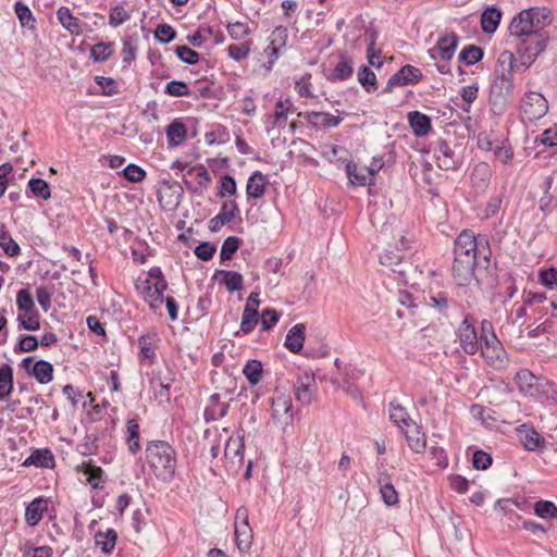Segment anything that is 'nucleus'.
Wrapping results in <instances>:
<instances>
[{"label":"nucleus","mask_w":557,"mask_h":557,"mask_svg":"<svg viewBox=\"0 0 557 557\" xmlns=\"http://www.w3.org/2000/svg\"><path fill=\"white\" fill-rule=\"evenodd\" d=\"M451 275L456 284L466 287L474 280L480 288L498 284L497 263L492 262L490 240L463 230L454 242Z\"/></svg>","instance_id":"1"},{"label":"nucleus","mask_w":557,"mask_h":557,"mask_svg":"<svg viewBox=\"0 0 557 557\" xmlns=\"http://www.w3.org/2000/svg\"><path fill=\"white\" fill-rule=\"evenodd\" d=\"M527 69L518 63L513 52L504 50L499 53L488 98L491 111L495 115H502L508 107L509 98L515 89L513 73H523Z\"/></svg>","instance_id":"2"},{"label":"nucleus","mask_w":557,"mask_h":557,"mask_svg":"<svg viewBox=\"0 0 557 557\" xmlns=\"http://www.w3.org/2000/svg\"><path fill=\"white\" fill-rule=\"evenodd\" d=\"M146 459L157 479L163 482L173 480L176 469V451L166 441L148 442Z\"/></svg>","instance_id":"3"},{"label":"nucleus","mask_w":557,"mask_h":557,"mask_svg":"<svg viewBox=\"0 0 557 557\" xmlns=\"http://www.w3.org/2000/svg\"><path fill=\"white\" fill-rule=\"evenodd\" d=\"M548 42L549 35L543 29H537L513 41L516 52L520 58L518 63L528 70L537 57L546 50Z\"/></svg>","instance_id":"4"},{"label":"nucleus","mask_w":557,"mask_h":557,"mask_svg":"<svg viewBox=\"0 0 557 557\" xmlns=\"http://www.w3.org/2000/svg\"><path fill=\"white\" fill-rule=\"evenodd\" d=\"M168 289V282L159 267H153L144 281L146 299H149L150 308L156 311L164 301V292Z\"/></svg>","instance_id":"5"},{"label":"nucleus","mask_w":557,"mask_h":557,"mask_svg":"<svg viewBox=\"0 0 557 557\" xmlns=\"http://www.w3.org/2000/svg\"><path fill=\"white\" fill-rule=\"evenodd\" d=\"M479 351L485 363L493 370L503 372L509 367V354L499 338L482 344Z\"/></svg>","instance_id":"6"},{"label":"nucleus","mask_w":557,"mask_h":557,"mask_svg":"<svg viewBox=\"0 0 557 557\" xmlns=\"http://www.w3.org/2000/svg\"><path fill=\"white\" fill-rule=\"evenodd\" d=\"M519 391L529 397H535L544 386L552 387L553 383L545 377L535 376L529 369H521L515 375Z\"/></svg>","instance_id":"7"},{"label":"nucleus","mask_w":557,"mask_h":557,"mask_svg":"<svg viewBox=\"0 0 557 557\" xmlns=\"http://www.w3.org/2000/svg\"><path fill=\"white\" fill-rule=\"evenodd\" d=\"M422 78L423 73L419 67L406 64L388 78L381 94H389L395 87L418 84Z\"/></svg>","instance_id":"8"},{"label":"nucleus","mask_w":557,"mask_h":557,"mask_svg":"<svg viewBox=\"0 0 557 557\" xmlns=\"http://www.w3.org/2000/svg\"><path fill=\"white\" fill-rule=\"evenodd\" d=\"M458 337L460 347L467 355L473 356L480 350L482 344L469 315L461 321L458 327Z\"/></svg>","instance_id":"9"},{"label":"nucleus","mask_w":557,"mask_h":557,"mask_svg":"<svg viewBox=\"0 0 557 557\" xmlns=\"http://www.w3.org/2000/svg\"><path fill=\"white\" fill-rule=\"evenodd\" d=\"M516 434L523 448L528 451H542L546 447V441L530 423H523L516 428Z\"/></svg>","instance_id":"10"},{"label":"nucleus","mask_w":557,"mask_h":557,"mask_svg":"<svg viewBox=\"0 0 557 557\" xmlns=\"http://www.w3.org/2000/svg\"><path fill=\"white\" fill-rule=\"evenodd\" d=\"M521 110L530 121L540 120L547 113L548 102L542 94L530 91L525 95Z\"/></svg>","instance_id":"11"},{"label":"nucleus","mask_w":557,"mask_h":557,"mask_svg":"<svg viewBox=\"0 0 557 557\" xmlns=\"http://www.w3.org/2000/svg\"><path fill=\"white\" fill-rule=\"evenodd\" d=\"M271 417L275 423L292 422V399L290 396L280 393L277 389L271 398Z\"/></svg>","instance_id":"12"},{"label":"nucleus","mask_w":557,"mask_h":557,"mask_svg":"<svg viewBox=\"0 0 557 557\" xmlns=\"http://www.w3.org/2000/svg\"><path fill=\"white\" fill-rule=\"evenodd\" d=\"M379 259L383 267H386L394 273H397L401 278H406L410 263L406 260L405 255L400 252L399 249L385 250L380 255Z\"/></svg>","instance_id":"13"},{"label":"nucleus","mask_w":557,"mask_h":557,"mask_svg":"<svg viewBox=\"0 0 557 557\" xmlns=\"http://www.w3.org/2000/svg\"><path fill=\"white\" fill-rule=\"evenodd\" d=\"M160 338L156 331L147 332L138 338V345L140 348L139 351V360L140 362H146L149 366L154 364L157 355L156 350L158 347V343Z\"/></svg>","instance_id":"14"},{"label":"nucleus","mask_w":557,"mask_h":557,"mask_svg":"<svg viewBox=\"0 0 557 557\" xmlns=\"http://www.w3.org/2000/svg\"><path fill=\"white\" fill-rule=\"evenodd\" d=\"M315 379L312 373L305 372L298 375L294 383L295 398L302 406L310 405L313 395Z\"/></svg>","instance_id":"15"},{"label":"nucleus","mask_w":557,"mask_h":557,"mask_svg":"<svg viewBox=\"0 0 557 557\" xmlns=\"http://www.w3.org/2000/svg\"><path fill=\"white\" fill-rule=\"evenodd\" d=\"M492 178V169L487 162H479L474 165L471 174V187L476 195L486 191Z\"/></svg>","instance_id":"16"},{"label":"nucleus","mask_w":557,"mask_h":557,"mask_svg":"<svg viewBox=\"0 0 557 557\" xmlns=\"http://www.w3.org/2000/svg\"><path fill=\"white\" fill-rule=\"evenodd\" d=\"M425 302L445 318H448L450 308L457 305V301L447 292L433 289L429 290Z\"/></svg>","instance_id":"17"},{"label":"nucleus","mask_w":557,"mask_h":557,"mask_svg":"<svg viewBox=\"0 0 557 557\" xmlns=\"http://www.w3.org/2000/svg\"><path fill=\"white\" fill-rule=\"evenodd\" d=\"M435 156L437 160V165L442 170H458L460 166V160L457 158L455 150L444 139H440L437 141V149L435 150Z\"/></svg>","instance_id":"18"},{"label":"nucleus","mask_w":557,"mask_h":557,"mask_svg":"<svg viewBox=\"0 0 557 557\" xmlns=\"http://www.w3.org/2000/svg\"><path fill=\"white\" fill-rule=\"evenodd\" d=\"M239 213L238 205L235 200L224 201L219 214L209 221V230L216 233L224 224L232 222Z\"/></svg>","instance_id":"19"},{"label":"nucleus","mask_w":557,"mask_h":557,"mask_svg":"<svg viewBox=\"0 0 557 557\" xmlns=\"http://www.w3.org/2000/svg\"><path fill=\"white\" fill-rule=\"evenodd\" d=\"M536 30L537 29L534 27L533 22L529 16V13L522 10L518 14H516L510 22L509 37L512 38L513 41H516L527 36L528 34Z\"/></svg>","instance_id":"20"},{"label":"nucleus","mask_w":557,"mask_h":557,"mask_svg":"<svg viewBox=\"0 0 557 557\" xmlns=\"http://www.w3.org/2000/svg\"><path fill=\"white\" fill-rule=\"evenodd\" d=\"M337 113L338 115H333L329 112L310 111L305 114V120L311 128L329 129L338 126L343 121L339 111H337Z\"/></svg>","instance_id":"21"},{"label":"nucleus","mask_w":557,"mask_h":557,"mask_svg":"<svg viewBox=\"0 0 557 557\" xmlns=\"http://www.w3.org/2000/svg\"><path fill=\"white\" fill-rule=\"evenodd\" d=\"M408 446L417 454L423 453L426 447L425 434L422 432V428L414 421L409 423L401 430Z\"/></svg>","instance_id":"22"},{"label":"nucleus","mask_w":557,"mask_h":557,"mask_svg":"<svg viewBox=\"0 0 557 557\" xmlns=\"http://www.w3.org/2000/svg\"><path fill=\"white\" fill-rule=\"evenodd\" d=\"M79 468L92 488L102 490L104 487L107 475L101 467L96 466L91 461H84Z\"/></svg>","instance_id":"23"},{"label":"nucleus","mask_w":557,"mask_h":557,"mask_svg":"<svg viewBox=\"0 0 557 557\" xmlns=\"http://www.w3.org/2000/svg\"><path fill=\"white\" fill-rule=\"evenodd\" d=\"M48 510V499L42 496L33 499L25 509V521L29 527L37 525Z\"/></svg>","instance_id":"24"},{"label":"nucleus","mask_w":557,"mask_h":557,"mask_svg":"<svg viewBox=\"0 0 557 557\" xmlns=\"http://www.w3.org/2000/svg\"><path fill=\"white\" fill-rule=\"evenodd\" d=\"M57 18L59 23L72 35H81L83 33V23L79 18L73 15L67 7H60L57 10Z\"/></svg>","instance_id":"25"},{"label":"nucleus","mask_w":557,"mask_h":557,"mask_svg":"<svg viewBox=\"0 0 557 557\" xmlns=\"http://www.w3.org/2000/svg\"><path fill=\"white\" fill-rule=\"evenodd\" d=\"M269 184L267 175L260 171H255L248 178L246 185L247 199H259L263 197L265 187Z\"/></svg>","instance_id":"26"},{"label":"nucleus","mask_w":557,"mask_h":557,"mask_svg":"<svg viewBox=\"0 0 557 557\" xmlns=\"http://www.w3.org/2000/svg\"><path fill=\"white\" fill-rule=\"evenodd\" d=\"M408 122L413 135L417 137L426 136L432 129L430 116L420 111L409 112Z\"/></svg>","instance_id":"27"},{"label":"nucleus","mask_w":557,"mask_h":557,"mask_svg":"<svg viewBox=\"0 0 557 557\" xmlns=\"http://www.w3.org/2000/svg\"><path fill=\"white\" fill-rule=\"evenodd\" d=\"M245 454L244 435L231 436L225 444L224 456L231 462L243 463Z\"/></svg>","instance_id":"28"},{"label":"nucleus","mask_w":557,"mask_h":557,"mask_svg":"<svg viewBox=\"0 0 557 557\" xmlns=\"http://www.w3.org/2000/svg\"><path fill=\"white\" fill-rule=\"evenodd\" d=\"M171 382L172 380H162L160 372L153 374L149 381L150 386L153 389L154 398L160 405H166L171 401Z\"/></svg>","instance_id":"29"},{"label":"nucleus","mask_w":557,"mask_h":557,"mask_svg":"<svg viewBox=\"0 0 557 557\" xmlns=\"http://www.w3.org/2000/svg\"><path fill=\"white\" fill-rule=\"evenodd\" d=\"M306 326L301 323L295 324L285 337L284 346L293 354H298L304 347Z\"/></svg>","instance_id":"30"},{"label":"nucleus","mask_w":557,"mask_h":557,"mask_svg":"<svg viewBox=\"0 0 557 557\" xmlns=\"http://www.w3.org/2000/svg\"><path fill=\"white\" fill-rule=\"evenodd\" d=\"M503 16V12L500 9L496 7L486 8L481 14V28L486 34H493L496 32L500 20Z\"/></svg>","instance_id":"31"},{"label":"nucleus","mask_w":557,"mask_h":557,"mask_svg":"<svg viewBox=\"0 0 557 557\" xmlns=\"http://www.w3.org/2000/svg\"><path fill=\"white\" fill-rule=\"evenodd\" d=\"M24 466L38 468H53L54 456L48 448L35 449L23 462Z\"/></svg>","instance_id":"32"},{"label":"nucleus","mask_w":557,"mask_h":557,"mask_svg":"<svg viewBox=\"0 0 557 557\" xmlns=\"http://www.w3.org/2000/svg\"><path fill=\"white\" fill-rule=\"evenodd\" d=\"M457 47L458 36L455 33L440 37L435 46V48L440 51L442 60L444 61H449L453 59Z\"/></svg>","instance_id":"33"},{"label":"nucleus","mask_w":557,"mask_h":557,"mask_svg":"<svg viewBox=\"0 0 557 557\" xmlns=\"http://www.w3.org/2000/svg\"><path fill=\"white\" fill-rule=\"evenodd\" d=\"M524 12L529 13L536 29L545 30L544 28L553 21L552 11L545 7H532L524 9Z\"/></svg>","instance_id":"34"},{"label":"nucleus","mask_w":557,"mask_h":557,"mask_svg":"<svg viewBox=\"0 0 557 557\" xmlns=\"http://www.w3.org/2000/svg\"><path fill=\"white\" fill-rule=\"evenodd\" d=\"M140 426L137 419H128L126 421V444L128 446V450L136 455L141 446H140Z\"/></svg>","instance_id":"35"},{"label":"nucleus","mask_w":557,"mask_h":557,"mask_svg":"<svg viewBox=\"0 0 557 557\" xmlns=\"http://www.w3.org/2000/svg\"><path fill=\"white\" fill-rule=\"evenodd\" d=\"M287 28L284 26H277L272 32V39L270 46L267 50H271L270 53V66L274 63V61L278 58V50L281 47H285L287 40Z\"/></svg>","instance_id":"36"},{"label":"nucleus","mask_w":557,"mask_h":557,"mask_svg":"<svg viewBox=\"0 0 557 557\" xmlns=\"http://www.w3.org/2000/svg\"><path fill=\"white\" fill-rule=\"evenodd\" d=\"M165 186L158 191V201L162 207L176 208L180 203V197L183 194V188L181 186H176L180 191L174 190V186L169 183L164 184Z\"/></svg>","instance_id":"37"},{"label":"nucleus","mask_w":557,"mask_h":557,"mask_svg":"<svg viewBox=\"0 0 557 557\" xmlns=\"http://www.w3.org/2000/svg\"><path fill=\"white\" fill-rule=\"evenodd\" d=\"M194 172H196V178H197V182L199 185V190H198V188H194L191 186V183L189 181H187L186 178H184L183 182L189 190H191L193 193L200 194L203 189H207L209 187L212 180H211L209 172L202 164H198L197 166L189 168L187 171V174L190 175Z\"/></svg>","instance_id":"38"},{"label":"nucleus","mask_w":557,"mask_h":557,"mask_svg":"<svg viewBox=\"0 0 557 557\" xmlns=\"http://www.w3.org/2000/svg\"><path fill=\"white\" fill-rule=\"evenodd\" d=\"M261 317H259V312L257 309H252L249 306H245L243 315H242V322H240V330L235 333V335H239V333H243L245 335L251 333L257 324L260 322Z\"/></svg>","instance_id":"39"},{"label":"nucleus","mask_w":557,"mask_h":557,"mask_svg":"<svg viewBox=\"0 0 557 557\" xmlns=\"http://www.w3.org/2000/svg\"><path fill=\"white\" fill-rule=\"evenodd\" d=\"M33 376L40 384H48L53 380V366L47 360H38L32 367Z\"/></svg>","instance_id":"40"},{"label":"nucleus","mask_w":557,"mask_h":557,"mask_svg":"<svg viewBox=\"0 0 557 557\" xmlns=\"http://www.w3.org/2000/svg\"><path fill=\"white\" fill-rule=\"evenodd\" d=\"M14 376L10 364L3 363L0 367V400L10 396L13 391Z\"/></svg>","instance_id":"41"},{"label":"nucleus","mask_w":557,"mask_h":557,"mask_svg":"<svg viewBox=\"0 0 557 557\" xmlns=\"http://www.w3.org/2000/svg\"><path fill=\"white\" fill-rule=\"evenodd\" d=\"M117 533L113 529H108L106 532L98 531L95 535V542L101 548L103 554H111L115 547Z\"/></svg>","instance_id":"42"},{"label":"nucleus","mask_w":557,"mask_h":557,"mask_svg":"<svg viewBox=\"0 0 557 557\" xmlns=\"http://www.w3.org/2000/svg\"><path fill=\"white\" fill-rule=\"evenodd\" d=\"M187 136V129L183 122L173 121L166 127V138L169 146H178Z\"/></svg>","instance_id":"43"},{"label":"nucleus","mask_w":557,"mask_h":557,"mask_svg":"<svg viewBox=\"0 0 557 557\" xmlns=\"http://www.w3.org/2000/svg\"><path fill=\"white\" fill-rule=\"evenodd\" d=\"M346 174L352 185L364 186L369 176L366 166H359L354 161H348L345 166Z\"/></svg>","instance_id":"44"},{"label":"nucleus","mask_w":557,"mask_h":557,"mask_svg":"<svg viewBox=\"0 0 557 557\" xmlns=\"http://www.w3.org/2000/svg\"><path fill=\"white\" fill-rule=\"evenodd\" d=\"M389 419L401 430L412 422L406 409L396 400L389 403Z\"/></svg>","instance_id":"45"},{"label":"nucleus","mask_w":557,"mask_h":557,"mask_svg":"<svg viewBox=\"0 0 557 557\" xmlns=\"http://www.w3.org/2000/svg\"><path fill=\"white\" fill-rule=\"evenodd\" d=\"M17 315H27L36 311L34 298L28 288H22L16 294Z\"/></svg>","instance_id":"46"},{"label":"nucleus","mask_w":557,"mask_h":557,"mask_svg":"<svg viewBox=\"0 0 557 557\" xmlns=\"http://www.w3.org/2000/svg\"><path fill=\"white\" fill-rule=\"evenodd\" d=\"M243 373L251 386H256L262 379L263 366L260 360L250 359L246 362Z\"/></svg>","instance_id":"47"},{"label":"nucleus","mask_w":557,"mask_h":557,"mask_svg":"<svg viewBox=\"0 0 557 557\" xmlns=\"http://www.w3.org/2000/svg\"><path fill=\"white\" fill-rule=\"evenodd\" d=\"M14 12L22 27H26L28 29L36 28V18L27 4L22 1L15 2Z\"/></svg>","instance_id":"48"},{"label":"nucleus","mask_w":557,"mask_h":557,"mask_svg":"<svg viewBox=\"0 0 557 557\" xmlns=\"http://www.w3.org/2000/svg\"><path fill=\"white\" fill-rule=\"evenodd\" d=\"M484 57V50L475 45H467L460 51L458 59L459 62L466 65H473L480 62Z\"/></svg>","instance_id":"49"},{"label":"nucleus","mask_w":557,"mask_h":557,"mask_svg":"<svg viewBox=\"0 0 557 557\" xmlns=\"http://www.w3.org/2000/svg\"><path fill=\"white\" fill-rule=\"evenodd\" d=\"M357 78L367 92H374L377 89L376 75L367 65L358 69Z\"/></svg>","instance_id":"50"},{"label":"nucleus","mask_w":557,"mask_h":557,"mask_svg":"<svg viewBox=\"0 0 557 557\" xmlns=\"http://www.w3.org/2000/svg\"><path fill=\"white\" fill-rule=\"evenodd\" d=\"M0 247L9 257H15L21 251L18 244L12 238L4 224L0 225Z\"/></svg>","instance_id":"51"},{"label":"nucleus","mask_w":557,"mask_h":557,"mask_svg":"<svg viewBox=\"0 0 557 557\" xmlns=\"http://www.w3.org/2000/svg\"><path fill=\"white\" fill-rule=\"evenodd\" d=\"M352 73L354 67L351 61L345 57H342L338 63L335 65L329 79L332 82L346 81L351 77Z\"/></svg>","instance_id":"52"},{"label":"nucleus","mask_w":557,"mask_h":557,"mask_svg":"<svg viewBox=\"0 0 557 557\" xmlns=\"http://www.w3.org/2000/svg\"><path fill=\"white\" fill-rule=\"evenodd\" d=\"M223 276L222 284L226 287L230 293L238 292L243 288L244 280L243 275L236 271H218Z\"/></svg>","instance_id":"53"},{"label":"nucleus","mask_w":557,"mask_h":557,"mask_svg":"<svg viewBox=\"0 0 557 557\" xmlns=\"http://www.w3.org/2000/svg\"><path fill=\"white\" fill-rule=\"evenodd\" d=\"M366 37L369 40V45L367 48L368 62L370 65L379 69L383 65V62L382 61L376 62V59H380V57H381V49H377V50L374 49L375 41L377 38V33L374 29L367 30Z\"/></svg>","instance_id":"54"},{"label":"nucleus","mask_w":557,"mask_h":557,"mask_svg":"<svg viewBox=\"0 0 557 557\" xmlns=\"http://www.w3.org/2000/svg\"><path fill=\"white\" fill-rule=\"evenodd\" d=\"M235 541L240 552H246L250 548L252 543V531L247 523V519L243 525V530L238 527L235 528Z\"/></svg>","instance_id":"55"},{"label":"nucleus","mask_w":557,"mask_h":557,"mask_svg":"<svg viewBox=\"0 0 557 557\" xmlns=\"http://www.w3.org/2000/svg\"><path fill=\"white\" fill-rule=\"evenodd\" d=\"M32 194L42 200H48L51 197L49 184L42 178H30L27 184Z\"/></svg>","instance_id":"56"},{"label":"nucleus","mask_w":557,"mask_h":557,"mask_svg":"<svg viewBox=\"0 0 557 557\" xmlns=\"http://www.w3.org/2000/svg\"><path fill=\"white\" fill-rule=\"evenodd\" d=\"M98 436L96 434H86L83 441L77 444L76 451L82 456H92L98 453Z\"/></svg>","instance_id":"57"},{"label":"nucleus","mask_w":557,"mask_h":557,"mask_svg":"<svg viewBox=\"0 0 557 557\" xmlns=\"http://www.w3.org/2000/svg\"><path fill=\"white\" fill-rule=\"evenodd\" d=\"M242 244V239L236 236H228L224 239L221 251L220 259L222 262L231 260L234 253L238 250Z\"/></svg>","instance_id":"58"},{"label":"nucleus","mask_w":557,"mask_h":557,"mask_svg":"<svg viewBox=\"0 0 557 557\" xmlns=\"http://www.w3.org/2000/svg\"><path fill=\"white\" fill-rule=\"evenodd\" d=\"M16 321L20 330L37 331L40 329V313L38 310L27 315H17Z\"/></svg>","instance_id":"59"},{"label":"nucleus","mask_w":557,"mask_h":557,"mask_svg":"<svg viewBox=\"0 0 557 557\" xmlns=\"http://www.w3.org/2000/svg\"><path fill=\"white\" fill-rule=\"evenodd\" d=\"M113 52V42H98L91 47L90 58L95 62L107 61Z\"/></svg>","instance_id":"60"},{"label":"nucleus","mask_w":557,"mask_h":557,"mask_svg":"<svg viewBox=\"0 0 557 557\" xmlns=\"http://www.w3.org/2000/svg\"><path fill=\"white\" fill-rule=\"evenodd\" d=\"M39 346V341L35 335H21L13 350L15 354L32 352Z\"/></svg>","instance_id":"61"},{"label":"nucleus","mask_w":557,"mask_h":557,"mask_svg":"<svg viewBox=\"0 0 557 557\" xmlns=\"http://www.w3.org/2000/svg\"><path fill=\"white\" fill-rule=\"evenodd\" d=\"M534 512L543 519H557V506L550 500H537L534 504Z\"/></svg>","instance_id":"62"},{"label":"nucleus","mask_w":557,"mask_h":557,"mask_svg":"<svg viewBox=\"0 0 557 557\" xmlns=\"http://www.w3.org/2000/svg\"><path fill=\"white\" fill-rule=\"evenodd\" d=\"M164 94L171 97H184L190 96L191 91L185 82L173 79L165 85Z\"/></svg>","instance_id":"63"},{"label":"nucleus","mask_w":557,"mask_h":557,"mask_svg":"<svg viewBox=\"0 0 557 557\" xmlns=\"http://www.w3.org/2000/svg\"><path fill=\"white\" fill-rule=\"evenodd\" d=\"M494 156L504 164L511 163L513 159V149L507 139L502 140L493 149Z\"/></svg>","instance_id":"64"}]
</instances>
